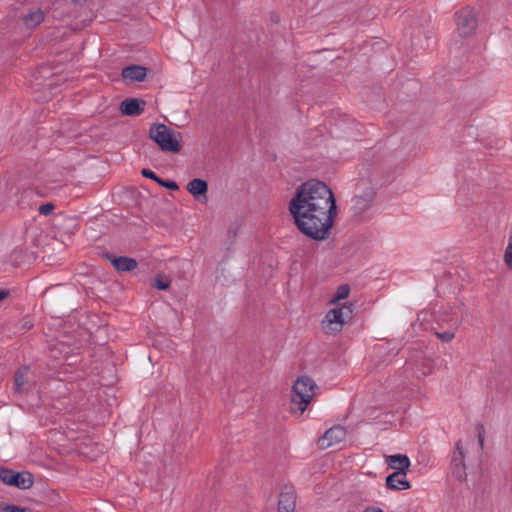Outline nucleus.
Listing matches in <instances>:
<instances>
[{
	"label": "nucleus",
	"instance_id": "10",
	"mask_svg": "<svg viewBox=\"0 0 512 512\" xmlns=\"http://www.w3.org/2000/svg\"><path fill=\"white\" fill-rule=\"evenodd\" d=\"M186 190L202 203L207 202L208 184L205 180L194 178L186 185Z\"/></svg>",
	"mask_w": 512,
	"mask_h": 512
},
{
	"label": "nucleus",
	"instance_id": "17",
	"mask_svg": "<svg viewBox=\"0 0 512 512\" xmlns=\"http://www.w3.org/2000/svg\"><path fill=\"white\" fill-rule=\"evenodd\" d=\"M350 294V287L348 284H342L340 285L336 291L334 292V294L332 295L331 299L329 300V304L330 305H340L339 302L341 300H344L346 298H348Z\"/></svg>",
	"mask_w": 512,
	"mask_h": 512
},
{
	"label": "nucleus",
	"instance_id": "18",
	"mask_svg": "<svg viewBox=\"0 0 512 512\" xmlns=\"http://www.w3.org/2000/svg\"><path fill=\"white\" fill-rule=\"evenodd\" d=\"M16 481L13 482L12 486L20 489H29L33 485V478L29 472L17 473L15 477Z\"/></svg>",
	"mask_w": 512,
	"mask_h": 512
},
{
	"label": "nucleus",
	"instance_id": "20",
	"mask_svg": "<svg viewBox=\"0 0 512 512\" xmlns=\"http://www.w3.org/2000/svg\"><path fill=\"white\" fill-rule=\"evenodd\" d=\"M18 472H14L7 468H0V480L8 485H13V482L16 481L15 477Z\"/></svg>",
	"mask_w": 512,
	"mask_h": 512
},
{
	"label": "nucleus",
	"instance_id": "1",
	"mask_svg": "<svg viewBox=\"0 0 512 512\" xmlns=\"http://www.w3.org/2000/svg\"><path fill=\"white\" fill-rule=\"evenodd\" d=\"M289 211L295 225L307 237L322 241L328 238L337 214L332 190L322 181L302 183L290 200Z\"/></svg>",
	"mask_w": 512,
	"mask_h": 512
},
{
	"label": "nucleus",
	"instance_id": "2",
	"mask_svg": "<svg viewBox=\"0 0 512 512\" xmlns=\"http://www.w3.org/2000/svg\"><path fill=\"white\" fill-rule=\"evenodd\" d=\"M316 384L308 376L299 377L293 386L291 399V412L296 416H301L307 409L314 396Z\"/></svg>",
	"mask_w": 512,
	"mask_h": 512
},
{
	"label": "nucleus",
	"instance_id": "5",
	"mask_svg": "<svg viewBox=\"0 0 512 512\" xmlns=\"http://www.w3.org/2000/svg\"><path fill=\"white\" fill-rule=\"evenodd\" d=\"M457 33L465 38L471 36L477 27V16L473 9L466 7L455 14Z\"/></svg>",
	"mask_w": 512,
	"mask_h": 512
},
{
	"label": "nucleus",
	"instance_id": "29",
	"mask_svg": "<svg viewBox=\"0 0 512 512\" xmlns=\"http://www.w3.org/2000/svg\"><path fill=\"white\" fill-rule=\"evenodd\" d=\"M8 296V292L6 290H0V301L5 299Z\"/></svg>",
	"mask_w": 512,
	"mask_h": 512
},
{
	"label": "nucleus",
	"instance_id": "28",
	"mask_svg": "<svg viewBox=\"0 0 512 512\" xmlns=\"http://www.w3.org/2000/svg\"><path fill=\"white\" fill-rule=\"evenodd\" d=\"M363 512H383L380 508L367 507Z\"/></svg>",
	"mask_w": 512,
	"mask_h": 512
},
{
	"label": "nucleus",
	"instance_id": "7",
	"mask_svg": "<svg viewBox=\"0 0 512 512\" xmlns=\"http://www.w3.org/2000/svg\"><path fill=\"white\" fill-rule=\"evenodd\" d=\"M296 492L293 486L285 485L279 494L278 512H294Z\"/></svg>",
	"mask_w": 512,
	"mask_h": 512
},
{
	"label": "nucleus",
	"instance_id": "26",
	"mask_svg": "<svg viewBox=\"0 0 512 512\" xmlns=\"http://www.w3.org/2000/svg\"><path fill=\"white\" fill-rule=\"evenodd\" d=\"M437 336L440 340H442L444 342H449L454 338V333H452V332L437 333Z\"/></svg>",
	"mask_w": 512,
	"mask_h": 512
},
{
	"label": "nucleus",
	"instance_id": "23",
	"mask_svg": "<svg viewBox=\"0 0 512 512\" xmlns=\"http://www.w3.org/2000/svg\"><path fill=\"white\" fill-rule=\"evenodd\" d=\"M54 210V205L52 203H46L39 207V213L41 215H49Z\"/></svg>",
	"mask_w": 512,
	"mask_h": 512
},
{
	"label": "nucleus",
	"instance_id": "25",
	"mask_svg": "<svg viewBox=\"0 0 512 512\" xmlns=\"http://www.w3.org/2000/svg\"><path fill=\"white\" fill-rule=\"evenodd\" d=\"M141 174L146 177V178H149V179H152L154 180L155 182H159L160 178L153 172L151 171L150 169H143L141 171Z\"/></svg>",
	"mask_w": 512,
	"mask_h": 512
},
{
	"label": "nucleus",
	"instance_id": "8",
	"mask_svg": "<svg viewBox=\"0 0 512 512\" xmlns=\"http://www.w3.org/2000/svg\"><path fill=\"white\" fill-rule=\"evenodd\" d=\"M346 437V430L341 426H334L328 429L325 434L318 440L321 449H327L333 445L340 443Z\"/></svg>",
	"mask_w": 512,
	"mask_h": 512
},
{
	"label": "nucleus",
	"instance_id": "27",
	"mask_svg": "<svg viewBox=\"0 0 512 512\" xmlns=\"http://www.w3.org/2000/svg\"><path fill=\"white\" fill-rule=\"evenodd\" d=\"M6 512H24V509L14 506V505H8L4 508Z\"/></svg>",
	"mask_w": 512,
	"mask_h": 512
},
{
	"label": "nucleus",
	"instance_id": "19",
	"mask_svg": "<svg viewBox=\"0 0 512 512\" xmlns=\"http://www.w3.org/2000/svg\"><path fill=\"white\" fill-rule=\"evenodd\" d=\"M29 375V368L28 367H22L15 373V389L17 391H22L24 389V386L27 382Z\"/></svg>",
	"mask_w": 512,
	"mask_h": 512
},
{
	"label": "nucleus",
	"instance_id": "15",
	"mask_svg": "<svg viewBox=\"0 0 512 512\" xmlns=\"http://www.w3.org/2000/svg\"><path fill=\"white\" fill-rule=\"evenodd\" d=\"M388 466L396 471L407 472L411 465L410 459L403 454L389 455L386 457Z\"/></svg>",
	"mask_w": 512,
	"mask_h": 512
},
{
	"label": "nucleus",
	"instance_id": "11",
	"mask_svg": "<svg viewBox=\"0 0 512 512\" xmlns=\"http://www.w3.org/2000/svg\"><path fill=\"white\" fill-rule=\"evenodd\" d=\"M407 472L395 471L386 478V486L393 490H407L410 483L406 478Z\"/></svg>",
	"mask_w": 512,
	"mask_h": 512
},
{
	"label": "nucleus",
	"instance_id": "14",
	"mask_svg": "<svg viewBox=\"0 0 512 512\" xmlns=\"http://www.w3.org/2000/svg\"><path fill=\"white\" fill-rule=\"evenodd\" d=\"M109 259L113 267L119 272H129L137 267V262L133 258L109 256Z\"/></svg>",
	"mask_w": 512,
	"mask_h": 512
},
{
	"label": "nucleus",
	"instance_id": "13",
	"mask_svg": "<svg viewBox=\"0 0 512 512\" xmlns=\"http://www.w3.org/2000/svg\"><path fill=\"white\" fill-rule=\"evenodd\" d=\"M120 111L123 115L137 116L144 111V102H139L138 99L129 98L125 99L120 105Z\"/></svg>",
	"mask_w": 512,
	"mask_h": 512
},
{
	"label": "nucleus",
	"instance_id": "12",
	"mask_svg": "<svg viewBox=\"0 0 512 512\" xmlns=\"http://www.w3.org/2000/svg\"><path fill=\"white\" fill-rule=\"evenodd\" d=\"M147 70L143 66L130 65L122 70L121 76L128 82H141L145 79Z\"/></svg>",
	"mask_w": 512,
	"mask_h": 512
},
{
	"label": "nucleus",
	"instance_id": "6",
	"mask_svg": "<svg viewBox=\"0 0 512 512\" xmlns=\"http://www.w3.org/2000/svg\"><path fill=\"white\" fill-rule=\"evenodd\" d=\"M452 474L459 480L466 478L465 452L461 440L456 443L451 459Z\"/></svg>",
	"mask_w": 512,
	"mask_h": 512
},
{
	"label": "nucleus",
	"instance_id": "24",
	"mask_svg": "<svg viewBox=\"0 0 512 512\" xmlns=\"http://www.w3.org/2000/svg\"><path fill=\"white\" fill-rule=\"evenodd\" d=\"M158 184H160L162 187H165L170 190H178V188H179L178 184L174 181H165V180L160 179Z\"/></svg>",
	"mask_w": 512,
	"mask_h": 512
},
{
	"label": "nucleus",
	"instance_id": "4",
	"mask_svg": "<svg viewBox=\"0 0 512 512\" xmlns=\"http://www.w3.org/2000/svg\"><path fill=\"white\" fill-rule=\"evenodd\" d=\"M149 136L164 152L178 153L181 150L180 133L174 132L165 124L152 125Z\"/></svg>",
	"mask_w": 512,
	"mask_h": 512
},
{
	"label": "nucleus",
	"instance_id": "16",
	"mask_svg": "<svg viewBox=\"0 0 512 512\" xmlns=\"http://www.w3.org/2000/svg\"><path fill=\"white\" fill-rule=\"evenodd\" d=\"M44 12L41 9H35L23 17L25 26L34 29L44 21Z\"/></svg>",
	"mask_w": 512,
	"mask_h": 512
},
{
	"label": "nucleus",
	"instance_id": "3",
	"mask_svg": "<svg viewBox=\"0 0 512 512\" xmlns=\"http://www.w3.org/2000/svg\"><path fill=\"white\" fill-rule=\"evenodd\" d=\"M353 304L343 303L329 309L322 322L321 326L326 334H336L343 330L345 324L351 319L353 314Z\"/></svg>",
	"mask_w": 512,
	"mask_h": 512
},
{
	"label": "nucleus",
	"instance_id": "9",
	"mask_svg": "<svg viewBox=\"0 0 512 512\" xmlns=\"http://www.w3.org/2000/svg\"><path fill=\"white\" fill-rule=\"evenodd\" d=\"M375 197V191L372 187L365 189L361 194H357L352 199V210L355 214H361L372 204Z\"/></svg>",
	"mask_w": 512,
	"mask_h": 512
},
{
	"label": "nucleus",
	"instance_id": "21",
	"mask_svg": "<svg viewBox=\"0 0 512 512\" xmlns=\"http://www.w3.org/2000/svg\"><path fill=\"white\" fill-rule=\"evenodd\" d=\"M170 282L167 278L158 276L154 280V287L158 290H166L169 287Z\"/></svg>",
	"mask_w": 512,
	"mask_h": 512
},
{
	"label": "nucleus",
	"instance_id": "22",
	"mask_svg": "<svg viewBox=\"0 0 512 512\" xmlns=\"http://www.w3.org/2000/svg\"><path fill=\"white\" fill-rule=\"evenodd\" d=\"M484 434H485V430H484V427L483 426H478L477 427V437H478V446H479V450H482L483 449V444H484Z\"/></svg>",
	"mask_w": 512,
	"mask_h": 512
}]
</instances>
